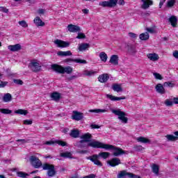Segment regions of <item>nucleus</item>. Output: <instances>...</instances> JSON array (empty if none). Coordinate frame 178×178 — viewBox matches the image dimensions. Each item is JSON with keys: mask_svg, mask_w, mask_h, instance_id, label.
Listing matches in <instances>:
<instances>
[{"mask_svg": "<svg viewBox=\"0 0 178 178\" xmlns=\"http://www.w3.org/2000/svg\"><path fill=\"white\" fill-rule=\"evenodd\" d=\"M90 145L97 148H103L104 149H113V155L114 156H120V155H123V154H125L124 151L121 148L113 146L112 145L104 144L101 142H92L90 144Z\"/></svg>", "mask_w": 178, "mask_h": 178, "instance_id": "f257e3e1", "label": "nucleus"}, {"mask_svg": "<svg viewBox=\"0 0 178 178\" xmlns=\"http://www.w3.org/2000/svg\"><path fill=\"white\" fill-rule=\"evenodd\" d=\"M109 155H111V153L109 152H102L98 154H93L90 156H88L86 157V159L91 161V162H93L94 165L101 168L102 167V163L99 161V156L103 158V159H106V158H109Z\"/></svg>", "mask_w": 178, "mask_h": 178, "instance_id": "f03ea898", "label": "nucleus"}, {"mask_svg": "<svg viewBox=\"0 0 178 178\" xmlns=\"http://www.w3.org/2000/svg\"><path fill=\"white\" fill-rule=\"evenodd\" d=\"M51 69L56 73H60V74H71L73 72V68L70 66L63 67L57 64L51 65Z\"/></svg>", "mask_w": 178, "mask_h": 178, "instance_id": "7ed1b4c3", "label": "nucleus"}, {"mask_svg": "<svg viewBox=\"0 0 178 178\" xmlns=\"http://www.w3.org/2000/svg\"><path fill=\"white\" fill-rule=\"evenodd\" d=\"M112 113L118 116V119L122 122V123H127L129 119L126 117V113L122 111L120 108L118 109H112Z\"/></svg>", "mask_w": 178, "mask_h": 178, "instance_id": "20e7f679", "label": "nucleus"}, {"mask_svg": "<svg viewBox=\"0 0 178 178\" xmlns=\"http://www.w3.org/2000/svg\"><path fill=\"white\" fill-rule=\"evenodd\" d=\"M43 170H47V175L49 177H54L56 175V171L55 170V165L49 163H44L42 165Z\"/></svg>", "mask_w": 178, "mask_h": 178, "instance_id": "39448f33", "label": "nucleus"}, {"mask_svg": "<svg viewBox=\"0 0 178 178\" xmlns=\"http://www.w3.org/2000/svg\"><path fill=\"white\" fill-rule=\"evenodd\" d=\"M31 165L35 169H40L42 166V162L40 161V159L35 156H31L29 158Z\"/></svg>", "mask_w": 178, "mask_h": 178, "instance_id": "423d86ee", "label": "nucleus"}, {"mask_svg": "<svg viewBox=\"0 0 178 178\" xmlns=\"http://www.w3.org/2000/svg\"><path fill=\"white\" fill-rule=\"evenodd\" d=\"M99 6L102 8H115L118 5V0H108L101 1L99 3Z\"/></svg>", "mask_w": 178, "mask_h": 178, "instance_id": "0eeeda50", "label": "nucleus"}, {"mask_svg": "<svg viewBox=\"0 0 178 178\" xmlns=\"http://www.w3.org/2000/svg\"><path fill=\"white\" fill-rule=\"evenodd\" d=\"M29 69L32 72H40L41 70V65L37 61H31V63L29 65Z\"/></svg>", "mask_w": 178, "mask_h": 178, "instance_id": "6e6552de", "label": "nucleus"}, {"mask_svg": "<svg viewBox=\"0 0 178 178\" xmlns=\"http://www.w3.org/2000/svg\"><path fill=\"white\" fill-rule=\"evenodd\" d=\"M54 44L57 45L58 48H67L70 47V43L69 42H65L62 40L56 39L54 40Z\"/></svg>", "mask_w": 178, "mask_h": 178, "instance_id": "1a4fd4ad", "label": "nucleus"}, {"mask_svg": "<svg viewBox=\"0 0 178 178\" xmlns=\"http://www.w3.org/2000/svg\"><path fill=\"white\" fill-rule=\"evenodd\" d=\"M126 176H128L129 178L137 177L136 176L134 175V174L131 172H127V171L126 170H122L118 175V178H126Z\"/></svg>", "mask_w": 178, "mask_h": 178, "instance_id": "9d476101", "label": "nucleus"}, {"mask_svg": "<svg viewBox=\"0 0 178 178\" xmlns=\"http://www.w3.org/2000/svg\"><path fill=\"white\" fill-rule=\"evenodd\" d=\"M83 118L84 115L83 114V113H80L77 111H74L72 112V119H73V120H81V119H83Z\"/></svg>", "mask_w": 178, "mask_h": 178, "instance_id": "9b49d317", "label": "nucleus"}, {"mask_svg": "<svg viewBox=\"0 0 178 178\" xmlns=\"http://www.w3.org/2000/svg\"><path fill=\"white\" fill-rule=\"evenodd\" d=\"M82 140H80L79 143H91V138H92V135H91L90 133L85 134L82 135L81 138Z\"/></svg>", "mask_w": 178, "mask_h": 178, "instance_id": "f8f14e48", "label": "nucleus"}, {"mask_svg": "<svg viewBox=\"0 0 178 178\" xmlns=\"http://www.w3.org/2000/svg\"><path fill=\"white\" fill-rule=\"evenodd\" d=\"M108 165L112 167L118 166V165H120L122 163L120 162V159L119 158H113L111 160L108 161Z\"/></svg>", "mask_w": 178, "mask_h": 178, "instance_id": "ddd939ff", "label": "nucleus"}, {"mask_svg": "<svg viewBox=\"0 0 178 178\" xmlns=\"http://www.w3.org/2000/svg\"><path fill=\"white\" fill-rule=\"evenodd\" d=\"M8 48L12 52H17L22 49V45L20 44H17L14 45H8Z\"/></svg>", "mask_w": 178, "mask_h": 178, "instance_id": "4468645a", "label": "nucleus"}, {"mask_svg": "<svg viewBox=\"0 0 178 178\" xmlns=\"http://www.w3.org/2000/svg\"><path fill=\"white\" fill-rule=\"evenodd\" d=\"M109 63L112 65H119V56L116 54L112 55L110 58Z\"/></svg>", "mask_w": 178, "mask_h": 178, "instance_id": "2eb2a0df", "label": "nucleus"}, {"mask_svg": "<svg viewBox=\"0 0 178 178\" xmlns=\"http://www.w3.org/2000/svg\"><path fill=\"white\" fill-rule=\"evenodd\" d=\"M67 29L70 33H77L81 30L79 26L73 24H69Z\"/></svg>", "mask_w": 178, "mask_h": 178, "instance_id": "dca6fc26", "label": "nucleus"}, {"mask_svg": "<svg viewBox=\"0 0 178 178\" xmlns=\"http://www.w3.org/2000/svg\"><path fill=\"white\" fill-rule=\"evenodd\" d=\"M65 62L69 63V62H75L76 63H83V65H86L87 63V61L86 60H81L80 58H67L65 60Z\"/></svg>", "mask_w": 178, "mask_h": 178, "instance_id": "f3484780", "label": "nucleus"}, {"mask_svg": "<svg viewBox=\"0 0 178 178\" xmlns=\"http://www.w3.org/2000/svg\"><path fill=\"white\" fill-rule=\"evenodd\" d=\"M142 2H143L142 5L143 9H148V8H149V6H152L154 3L152 0H142Z\"/></svg>", "mask_w": 178, "mask_h": 178, "instance_id": "a211bd4d", "label": "nucleus"}, {"mask_svg": "<svg viewBox=\"0 0 178 178\" xmlns=\"http://www.w3.org/2000/svg\"><path fill=\"white\" fill-rule=\"evenodd\" d=\"M33 23H35L37 27H40V26L42 27L45 26V23L42 22V20H41V18H40V17H36L33 20Z\"/></svg>", "mask_w": 178, "mask_h": 178, "instance_id": "6ab92c4d", "label": "nucleus"}, {"mask_svg": "<svg viewBox=\"0 0 178 178\" xmlns=\"http://www.w3.org/2000/svg\"><path fill=\"white\" fill-rule=\"evenodd\" d=\"M99 143L98 140H92L91 142L88 143V144H86L84 143H80L79 144V148H87V147H92V148H99V147H95L94 146H91L90 144H92V143Z\"/></svg>", "mask_w": 178, "mask_h": 178, "instance_id": "aec40b11", "label": "nucleus"}, {"mask_svg": "<svg viewBox=\"0 0 178 178\" xmlns=\"http://www.w3.org/2000/svg\"><path fill=\"white\" fill-rule=\"evenodd\" d=\"M100 83H106L109 80V75L108 74H103L98 77Z\"/></svg>", "mask_w": 178, "mask_h": 178, "instance_id": "412c9836", "label": "nucleus"}, {"mask_svg": "<svg viewBox=\"0 0 178 178\" xmlns=\"http://www.w3.org/2000/svg\"><path fill=\"white\" fill-rule=\"evenodd\" d=\"M70 137L72 138H79L80 137V131L79 129H72L70 134Z\"/></svg>", "mask_w": 178, "mask_h": 178, "instance_id": "4be33fe9", "label": "nucleus"}, {"mask_svg": "<svg viewBox=\"0 0 178 178\" xmlns=\"http://www.w3.org/2000/svg\"><path fill=\"white\" fill-rule=\"evenodd\" d=\"M106 97L108 98V99H111V101H120L122 99H126V97L124 96L119 97L112 95H106Z\"/></svg>", "mask_w": 178, "mask_h": 178, "instance_id": "5701e85b", "label": "nucleus"}, {"mask_svg": "<svg viewBox=\"0 0 178 178\" xmlns=\"http://www.w3.org/2000/svg\"><path fill=\"white\" fill-rule=\"evenodd\" d=\"M112 89L113 90V91H115L116 92H122V91H123L122 86L118 83H113L112 85Z\"/></svg>", "mask_w": 178, "mask_h": 178, "instance_id": "b1692460", "label": "nucleus"}, {"mask_svg": "<svg viewBox=\"0 0 178 178\" xmlns=\"http://www.w3.org/2000/svg\"><path fill=\"white\" fill-rule=\"evenodd\" d=\"M147 58L153 62H156L159 59V56L156 54H149Z\"/></svg>", "mask_w": 178, "mask_h": 178, "instance_id": "393cba45", "label": "nucleus"}, {"mask_svg": "<svg viewBox=\"0 0 178 178\" xmlns=\"http://www.w3.org/2000/svg\"><path fill=\"white\" fill-rule=\"evenodd\" d=\"M169 22L173 27H176V26H177V17H176V16L172 15L169 18Z\"/></svg>", "mask_w": 178, "mask_h": 178, "instance_id": "a878e982", "label": "nucleus"}, {"mask_svg": "<svg viewBox=\"0 0 178 178\" xmlns=\"http://www.w3.org/2000/svg\"><path fill=\"white\" fill-rule=\"evenodd\" d=\"M156 91L159 94H165V88L162 84L159 83L156 86Z\"/></svg>", "mask_w": 178, "mask_h": 178, "instance_id": "bb28decb", "label": "nucleus"}, {"mask_svg": "<svg viewBox=\"0 0 178 178\" xmlns=\"http://www.w3.org/2000/svg\"><path fill=\"white\" fill-rule=\"evenodd\" d=\"M51 98L53 101H59L60 99V94L57 92H54L51 93Z\"/></svg>", "mask_w": 178, "mask_h": 178, "instance_id": "cd10ccee", "label": "nucleus"}, {"mask_svg": "<svg viewBox=\"0 0 178 178\" xmlns=\"http://www.w3.org/2000/svg\"><path fill=\"white\" fill-rule=\"evenodd\" d=\"M139 38H140V40H141L142 41H147V40H149V34L147 32L141 33V34L139 35Z\"/></svg>", "mask_w": 178, "mask_h": 178, "instance_id": "c85d7f7f", "label": "nucleus"}, {"mask_svg": "<svg viewBox=\"0 0 178 178\" xmlns=\"http://www.w3.org/2000/svg\"><path fill=\"white\" fill-rule=\"evenodd\" d=\"M57 55H58V56H72V51H60L57 53Z\"/></svg>", "mask_w": 178, "mask_h": 178, "instance_id": "c756f323", "label": "nucleus"}, {"mask_svg": "<svg viewBox=\"0 0 178 178\" xmlns=\"http://www.w3.org/2000/svg\"><path fill=\"white\" fill-rule=\"evenodd\" d=\"M3 102H10L12 101V95L10 93H6L3 97Z\"/></svg>", "mask_w": 178, "mask_h": 178, "instance_id": "7c9ffc66", "label": "nucleus"}, {"mask_svg": "<svg viewBox=\"0 0 178 178\" xmlns=\"http://www.w3.org/2000/svg\"><path fill=\"white\" fill-rule=\"evenodd\" d=\"M152 170L155 175H159V165L153 164L152 165Z\"/></svg>", "mask_w": 178, "mask_h": 178, "instance_id": "2f4dec72", "label": "nucleus"}, {"mask_svg": "<svg viewBox=\"0 0 178 178\" xmlns=\"http://www.w3.org/2000/svg\"><path fill=\"white\" fill-rule=\"evenodd\" d=\"M165 138H167L168 141H177V140H178L177 136H175L170 135V134L166 135Z\"/></svg>", "mask_w": 178, "mask_h": 178, "instance_id": "473e14b6", "label": "nucleus"}, {"mask_svg": "<svg viewBox=\"0 0 178 178\" xmlns=\"http://www.w3.org/2000/svg\"><path fill=\"white\" fill-rule=\"evenodd\" d=\"M88 48H90V44H88V43H83V44H79V50L86 51V49H88Z\"/></svg>", "mask_w": 178, "mask_h": 178, "instance_id": "72a5a7b5", "label": "nucleus"}, {"mask_svg": "<svg viewBox=\"0 0 178 178\" xmlns=\"http://www.w3.org/2000/svg\"><path fill=\"white\" fill-rule=\"evenodd\" d=\"M136 140H137L138 143H143V144H147V143H149V139L144 138L143 136L137 138Z\"/></svg>", "mask_w": 178, "mask_h": 178, "instance_id": "f704fd0d", "label": "nucleus"}, {"mask_svg": "<svg viewBox=\"0 0 178 178\" xmlns=\"http://www.w3.org/2000/svg\"><path fill=\"white\" fill-rule=\"evenodd\" d=\"M99 58L102 62H106L108 60V55L105 52H101L99 54Z\"/></svg>", "mask_w": 178, "mask_h": 178, "instance_id": "c9c22d12", "label": "nucleus"}, {"mask_svg": "<svg viewBox=\"0 0 178 178\" xmlns=\"http://www.w3.org/2000/svg\"><path fill=\"white\" fill-rule=\"evenodd\" d=\"M89 112L94 113H105V112H107L106 109H92L90 110Z\"/></svg>", "mask_w": 178, "mask_h": 178, "instance_id": "e433bc0d", "label": "nucleus"}, {"mask_svg": "<svg viewBox=\"0 0 178 178\" xmlns=\"http://www.w3.org/2000/svg\"><path fill=\"white\" fill-rule=\"evenodd\" d=\"M127 49L131 54H136V47L134 45L129 44L127 46Z\"/></svg>", "mask_w": 178, "mask_h": 178, "instance_id": "4c0bfd02", "label": "nucleus"}, {"mask_svg": "<svg viewBox=\"0 0 178 178\" xmlns=\"http://www.w3.org/2000/svg\"><path fill=\"white\" fill-rule=\"evenodd\" d=\"M15 113H17V115H27L29 112H27V110H23V109H18L15 111Z\"/></svg>", "mask_w": 178, "mask_h": 178, "instance_id": "58836bf2", "label": "nucleus"}, {"mask_svg": "<svg viewBox=\"0 0 178 178\" xmlns=\"http://www.w3.org/2000/svg\"><path fill=\"white\" fill-rule=\"evenodd\" d=\"M0 112L4 115H10V113H12V110L8 108H0Z\"/></svg>", "mask_w": 178, "mask_h": 178, "instance_id": "ea45409f", "label": "nucleus"}, {"mask_svg": "<svg viewBox=\"0 0 178 178\" xmlns=\"http://www.w3.org/2000/svg\"><path fill=\"white\" fill-rule=\"evenodd\" d=\"M62 158H72V153L69 152H63L60 154Z\"/></svg>", "mask_w": 178, "mask_h": 178, "instance_id": "a19ab883", "label": "nucleus"}, {"mask_svg": "<svg viewBox=\"0 0 178 178\" xmlns=\"http://www.w3.org/2000/svg\"><path fill=\"white\" fill-rule=\"evenodd\" d=\"M95 73L97 72L93 70H85L83 74H85V76H94Z\"/></svg>", "mask_w": 178, "mask_h": 178, "instance_id": "79ce46f5", "label": "nucleus"}, {"mask_svg": "<svg viewBox=\"0 0 178 178\" xmlns=\"http://www.w3.org/2000/svg\"><path fill=\"white\" fill-rule=\"evenodd\" d=\"M175 3H176V0H170L167 3V8H172L175 6Z\"/></svg>", "mask_w": 178, "mask_h": 178, "instance_id": "37998d69", "label": "nucleus"}, {"mask_svg": "<svg viewBox=\"0 0 178 178\" xmlns=\"http://www.w3.org/2000/svg\"><path fill=\"white\" fill-rule=\"evenodd\" d=\"M18 23H19V26H21L22 27H24V29H26V27H29V24L24 20L19 21Z\"/></svg>", "mask_w": 178, "mask_h": 178, "instance_id": "c03bdc74", "label": "nucleus"}, {"mask_svg": "<svg viewBox=\"0 0 178 178\" xmlns=\"http://www.w3.org/2000/svg\"><path fill=\"white\" fill-rule=\"evenodd\" d=\"M164 104L165 106H173V102L169 99H165Z\"/></svg>", "mask_w": 178, "mask_h": 178, "instance_id": "a18cd8bd", "label": "nucleus"}, {"mask_svg": "<svg viewBox=\"0 0 178 178\" xmlns=\"http://www.w3.org/2000/svg\"><path fill=\"white\" fill-rule=\"evenodd\" d=\"M164 87H170L171 88H173V87H175V83L170 82V81H168V82H165L163 83Z\"/></svg>", "mask_w": 178, "mask_h": 178, "instance_id": "49530a36", "label": "nucleus"}, {"mask_svg": "<svg viewBox=\"0 0 178 178\" xmlns=\"http://www.w3.org/2000/svg\"><path fill=\"white\" fill-rule=\"evenodd\" d=\"M56 144H58V145L61 147H66V145H67V143L63 140H56Z\"/></svg>", "mask_w": 178, "mask_h": 178, "instance_id": "de8ad7c7", "label": "nucleus"}, {"mask_svg": "<svg viewBox=\"0 0 178 178\" xmlns=\"http://www.w3.org/2000/svg\"><path fill=\"white\" fill-rule=\"evenodd\" d=\"M17 177H26V176H29V174L23 172H17Z\"/></svg>", "mask_w": 178, "mask_h": 178, "instance_id": "09e8293b", "label": "nucleus"}, {"mask_svg": "<svg viewBox=\"0 0 178 178\" xmlns=\"http://www.w3.org/2000/svg\"><path fill=\"white\" fill-rule=\"evenodd\" d=\"M13 82L15 83V84H17L18 86H23V81L20 79H14Z\"/></svg>", "mask_w": 178, "mask_h": 178, "instance_id": "8fccbe9b", "label": "nucleus"}, {"mask_svg": "<svg viewBox=\"0 0 178 178\" xmlns=\"http://www.w3.org/2000/svg\"><path fill=\"white\" fill-rule=\"evenodd\" d=\"M134 148L135 151H138V152L143 151V149H144V147H143V146L141 145H136L134 146Z\"/></svg>", "mask_w": 178, "mask_h": 178, "instance_id": "3c124183", "label": "nucleus"}, {"mask_svg": "<svg viewBox=\"0 0 178 178\" xmlns=\"http://www.w3.org/2000/svg\"><path fill=\"white\" fill-rule=\"evenodd\" d=\"M153 74L154 77L157 79V80H162V76L161 75V74L154 72Z\"/></svg>", "mask_w": 178, "mask_h": 178, "instance_id": "603ef678", "label": "nucleus"}, {"mask_svg": "<svg viewBox=\"0 0 178 178\" xmlns=\"http://www.w3.org/2000/svg\"><path fill=\"white\" fill-rule=\"evenodd\" d=\"M76 38L78 40H81L82 38H86V35L84 33H78Z\"/></svg>", "mask_w": 178, "mask_h": 178, "instance_id": "864d4df0", "label": "nucleus"}, {"mask_svg": "<svg viewBox=\"0 0 178 178\" xmlns=\"http://www.w3.org/2000/svg\"><path fill=\"white\" fill-rule=\"evenodd\" d=\"M7 85H8V82L0 81V88H3L6 87Z\"/></svg>", "mask_w": 178, "mask_h": 178, "instance_id": "5fc2aeb1", "label": "nucleus"}, {"mask_svg": "<svg viewBox=\"0 0 178 178\" xmlns=\"http://www.w3.org/2000/svg\"><path fill=\"white\" fill-rule=\"evenodd\" d=\"M146 31L150 34H154L155 33V29L154 28H146Z\"/></svg>", "mask_w": 178, "mask_h": 178, "instance_id": "6e6d98bb", "label": "nucleus"}, {"mask_svg": "<svg viewBox=\"0 0 178 178\" xmlns=\"http://www.w3.org/2000/svg\"><path fill=\"white\" fill-rule=\"evenodd\" d=\"M24 124H26V125L33 124V120H24Z\"/></svg>", "mask_w": 178, "mask_h": 178, "instance_id": "4d7b16f0", "label": "nucleus"}, {"mask_svg": "<svg viewBox=\"0 0 178 178\" xmlns=\"http://www.w3.org/2000/svg\"><path fill=\"white\" fill-rule=\"evenodd\" d=\"M45 145H52L54 144H56V141H53V140H49V141H46L44 143Z\"/></svg>", "mask_w": 178, "mask_h": 178, "instance_id": "13d9d810", "label": "nucleus"}, {"mask_svg": "<svg viewBox=\"0 0 178 178\" xmlns=\"http://www.w3.org/2000/svg\"><path fill=\"white\" fill-rule=\"evenodd\" d=\"M128 35L129 37H131V38H137V34H136L134 33L130 32V33H128Z\"/></svg>", "mask_w": 178, "mask_h": 178, "instance_id": "bf43d9fd", "label": "nucleus"}, {"mask_svg": "<svg viewBox=\"0 0 178 178\" xmlns=\"http://www.w3.org/2000/svg\"><path fill=\"white\" fill-rule=\"evenodd\" d=\"M0 10L4 13H8V12H9V10L5 7H0Z\"/></svg>", "mask_w": 178, "mask_h": 178, "instance_id": "052dcab7", "label": "nucleus"}, {"mask_svg": "<svg viewBox=\"0 0 178 178\" xmlns=\"http://www.w3.org/2000/svg\"><path fill=\"white\" fill-rule=\"evenodd\" d=\"M88 152V150H79L77 151L78 154H81V155H84V154H87Z\"/></svg>", "mask_w": 178, "mask_h": 178, "instance_id": "680f3d73", "label": "nucleus"}, {"mask_svg": "<svg viewBox=\"0 0 178 178\" xmlns=\"http://www.w3.org/2000/svg\"><path fill=\"white\" fill-rule=\"evenodd\" d=\"M74 79H77V75H73L67 78L69 81H72V80H74Z\"/></svg>", "mask_w": 178, "mask_h": 178, "instance_id": "e2e57ef3", "label": "nucleus"}, {"mask_svg": "<svg viewBox=\"0 0 178 178\" xmlns=\"http://www.w3.org/2000/svg\"><path fill=\"white\" fill-rule=\"evenodd\" d=\"M18 143H21L22 144H26L29 140H26L24 139H18L17 140Z\"/></svg>", "mask_w": 178, "mask_h": 178, "instance_id": "0e129e2a", "label": "nucleus"}, {"mask_svg": "<svg viewBox=\"0 0 178 178\" xmlns=\"http://www.w3.org/2000/svg\"><path fill=\"white\" fill-rule=\"evenodd\" d=\"M83 178H95V175L90 174L89 175H86V176L83 177Z\"/></svg>", "mask_w": 178, "mask_h": 178, "instance_id": "69168bd1", "label": "nucleus"}, {"mask_svg": "<svg viewBox=\"0 0 178 178\" xmlns=\"http://www.w3.org/2000/svg\"><path fill=\"white\" fill-rule=\"evenodd\" d=\"M172 55H173L174 58H176V59H178V51L177 50L173 52Z\"/></svg>", "mask_w": 178, "mask_h": 178, "instance_id": "338daca9", "label": "nucleus"}, {"mask_svg": "<svg viewBox=\"0 0 178 178\" xmlns=\"http://www.w3.org/2000/svg\"><path fill=\"white\" fill-rule=\"evenodd\" d=\"M91 129H99V125H97V124H91L90 125Z\"/></svg>", "mask_w": 178, "mask_h": 178, "instance_id": "774afa93", "label": "nucleus"}]
</instances>
